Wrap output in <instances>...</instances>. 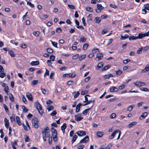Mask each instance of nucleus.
I'll return each mask as SVG.
<instances>
[{
    "mask_svg": "<svg viewBox=\"0 0 149 149\" xmlns=\"http://www.w3.org/2000/svg\"><path fill=\"white\" fill-rule=\"evenodd\" d=\"M49 128L48 127H46L44 131H42L43 139L44 141H46V138L49 136Z\"/></svg>",
    "mask_w": 149,
    "mask_h": 149,
    "instance_id": "1",
    "label": "nucleus"
},
{
    "mask_svg": "<svg viewBox=\"0 0 149 149\" xmlns=\"http://www.w3.org/2000/svg\"><path fill=\"white\" fill-rule=\"evenodd\" d=\"M118 132H119V134L117 139V140L118 139L120 138L121 134V132L118 130H115L112 133L111 135L109 136V139H112L114 137L116 133H118Z\"/></svg>",
    "mask_w": 149,
    "mask_h": 149,
    "instance_id": "2",
    "label": "nucleus"
},
{
    "mask_svg": "<svg viewBox=\"0 0 149 149\" xmlns=\"http://www.w3.org/2000/svg\"><path fill=\"white\" fill-rule=\"evenodd\" d=\"M35 106L36 108L40 114L42 115L43 113V111L42 109V107L40 103L38 102H36L35 103Z\"/></svg>",
    "mask_w": 149,
    "mask_h": 149,
    "instance_id": "3",
    "label": "nucleus"
},
{
    "mask_svg": "<svg viewBox=\"0 0 149 149\" xmlns=\"http://www.w3.org/2000/svg\"><path fill=\"white\" fill-rule=\"evenodd\" d=\"M32 123L33 125L36 128H38L39 127L38 124V119L36 118H34L32 120Z\"/></svg>",
    "mask_w": 149,
    "mask_h": 149,
    "instance_id": "4",
    "label": "nucleus"
},
{
    "mask_svg": "<svg viewBox=\"0 0 149 149\" xmlns=\"http://www.w3.org/2000/svg\"><path fill=\"white\" fill-rule=\"evenodd\" d=\"M136 86L139 87L142 86H145L146 85L145 83L138 81L134 82V84Z\"/></svg>",
    "mask_w": 149,
    "mask_h": 149,
    "instance_id": "5",
    "label": "nucleus"
},
{
    "mask_svg": "<svg viewBox=\"0 0 149 149\" xmlns=\"http://www.w3.org/2000/svg\"><path fill=\"white\" fill-rule=\"evenodd\" d=\"M104 7L100 4H97V8L96 10L97 13H99L100 12L101 10L103 9Z\"/></svg>",
    "mask_w": 149,
    "mask_h": 149,
    "instance_id": "6",
    "label": "nucleus"
},
{
    "mask_svg": "<svg viewBox=\"0 0 149 149\" xmlns=\"http://www.w3.org/2000/svg\"><path fill=\"white\" fill-rule=\"evenodd\" d=\"M89 137L88 136H86L82 140L80 141L79 143H86L88 141Z\"/></svg>",
    "mask_w": 149,
    "mask_h": 149,
    "instance_id": "7",
    "label": "nucleus"
},
{
    "mask_svg": "<svg viewBox=\"0 0 149 149\" xmlns=\"http://www.w3.org/2000/svg\"><path fill=\"white\" fill-rule=\"evenodd\" d=\"M103 57V55L102 54L99 53L97 55V57L95 58L96 61H98L99 60H101Z\"/></svg>",
    "mask_w": 149,
    "mask_h": 149,
    "instance_id": "8",
    "label": "nucleus"
},
{
    "mask_svg": "<svg viewBox=\"0 0 149 149\" xmlns=\"http://www.w3.org/2000/svg\"><path fill=\"white\" fill-rule=\"evenodd\" d=\"M51 131L52 133L53 137L57 136V133L54 127H52L51 128Z\"/></svg>",
    "mask_w": 149,
    "mask_h": 149,
    "instance_id": "9",
    "label": "nucleus"
},
{
    "mask_svg": "<svg viewBox=\"0 0 149 149\" xmlns=\"http://www.w3.org/2000/svg\"><path fill=\"white\" fill-rule=\"evenodd\" d=\"M75 120L77 121H79L83 118L81 117V115L80 114L75 115Z\"/></svg>",
    "mask_w": 149,
    "mask_h": 149,
    "instance_id": "10",
    "label": "nucleus"
},
{
    "mask_svg": "<svg viewBox=\"0 0 149 149\" xmlns=\"http://www.w3.org/2000/svg\"><path fill=\"white\" fill-rule=\"evenodd\" d=\"M147 34H146V33H139L138 36H137L138 39H141L143 38L144 37L146 36H147Z\"/></svg>",
    "mask_w": 149,
    "mask_h": 149,
    "instance_id": "11",
    "label": "nucleus"
},
{
    "mask_svg": "<svg viewBox=\"0 0 149 149\" xmlns=\"http://www.w3.org/2000/svg\"><path fill=\"white\" fill-rule=\"evenodd\" d=\"M118 89L115 86H112L110 89V91L111 92H115L118 91Z\"/></svg>",
    "mask_w": 149,
    "mask_h": 149,
    "instance_id": "12",
    "label": "nucleus"
},
{
    "mask_svg": "<svg viewBox=\"0 0 149 149\" xmlns=\"http://www.w3.org/2000/svg\"><path fill=\"white\" fill-rule=\"evenodd\" d=\"M149 71V64L147 65L145 68L141 71L142 73H145Z\"/></svg>",
    "mask_w": 149,
    "mask_h": 149,
    "instance_id": "13",
    "label": "nucleus"
},
{
    "mask_svg": "<svg viewBox=\"0 0 149 149\" xmlns=\"http://www.w3.org/2000/svg\"><path fill=\"white\" fill-rule=\"evenodd\" d=\"M77 134L78 136H80L85 135L86 134V132L83 131H78L77 133Z\"/></svg>",
    "mask_w": 149,
    "mask_h": 149,
    "instance_id": "14",
    "label": "nucleus"
},
{
    "mask_svg": "<svg viewBox=\"0 0 149 149\" xmlns=\"http://www.w3.org/2000/svg\"><path fill=\"white\" fill-rule=\"evenodd\" d=\"M26 96L29 100H30L31 101H33V98L32 96L30 93H27L26 94Z\"/></svg>",
    "mask_w": 149,
    "mask_h": 149,
    "instance_id": "15",
    "label": "nucleus"
},
{
    "mask_svg": "<svg viewBox=\"0 0 149 149\" xmlns=\"http://www.w3.org/2000/svg\"><path fill=\"white\" fill-rule=\"evenodd\" d=\"M148 115V113L146 112L142 113L141 115L139 117V119L142 120L144 118Z\"/></svg>",
    "mask_w": 149,
    "mask_h": 149,
    "instance_id": "16",
    "label": "nucleus"
},
{
    "mask_svg": "<svg viewBox=\"0 0 149 149\" xmlns=\"http://www.w3.org/2000/svg\"><path fill=\"white\" fill-rule=\"evenodd\" d=\"M103 63L102 62H100L99 63L97 67H96V70H99L101 69L103 67Z\"/></svg>",
    "mask_w": 149,
    "mask_h": 149,
    "instance_id": "17",
    "label": "nucleus"
},
{
    "mask_svg": "<svg viewBox=\"0 0 149 149\" xmlns=\"http://www.w3.org/2000/svg\"><path fill=\"white\" fill-rule=\"evenodd\" d=\"M4 121L6 127L7 128H8L9 125V123L8 120L7 119V118H6L4 119Z\"/></svg>",
    "mask_w": 149,
    "mask_h": 149,
    "instance_id": "18",
    "label": "nucleus"
},
{
    "mask_svg": "<svg viewBox=\"0 0 149 149\" xmlns=\"http://www.w3.org/2000/svg\"><path fill=\"white\" fill-rule=\"evenodd\" d=\"M39 64V61H32L30 63L31 65L34 66L38 65Z\"/></svg>",
    "mask_w": 149,
    "mask_h": 149,
    "instance_id": "19",
    "label": "nucleus"
},
{
    "mask_svg": "<svg viewBox=\"0 0 149 149\" xmlns=\"http://www.w3.org/2000/svg\"><path fill=\"white\" fill-rule=\"evenodd\" d=\"M11 144L13 149H17L15 146L17 145V143L16 141L12 142Z\"/></svg>",
    "mask_w": 149,
    "mask_h": 149,
    "instance_id": "20",
    "label": "nucleus"
},
{
    "mask_svg": "<svg viewBox=\"0 0 149 149\" xmlns=\"http://www.w3.org/2000/svg\"><path fill=\"white\" fill-rule=\"evenodd\" d=\"M137 123L136 122L134 121L132 122H131L129 125H128V127L129 128H130V127H132L133 126L136 125Z\"/></svg>",
    "mask_w": 149,
    "mask_h": 149,
    "instance_id": "21",
    "label": "nucleus"
},
{
    "mask_svg": "<svg viewBox=\"0 0 149 149\" xmlns=\"http://www.w3.org/2000/svg\"><path fill=\"white\" fill-rule=\"evenodd\" d=\"M101 20V19L100 17H96L94 19L95 22L97 23H99Z\"/></svg>",
    "mask_w": 149,
    "mask_h": 149,
    "instance_id": "22",
    "label": "nucleus"
},
{
    "mask_svg": "<svg viewBox=\"0 0 149 149\" xmlns=\"http://www.w3.org/2000/svg\"><path fill=\"white\" fill-rule=\"evenodd\" d=\"M66 127V123H64L63 125L61 127V129L63 132L64 133L65 131V129Z\"/></svg>",
    "mask_w": 149,
    "mask_h": 149,
    "instance_id": "23",
    "label": "nucleus"
},
{
    "mask_svg": "<svg viewBox=\"0 0 149 149\" xmlns=\"http://www.w3.org/2000/svg\"><path fill=\"white\" fill-rule=\"evenodd\" d=\"M16 120L17 123L19 125H21V123L20 120V119L19 117L16 116Z\"/></svg>",
    "mask_w": 149,
    "mask_h": 149,
    "instance_id": "24",
    "label": "nucleus"
},
{
    "mask_svg": "<svg viewBox=\"0 0 149 149\" xmlns=\"http://www.w3.org/2000/svg\"><path fill=\"white\" fill-rule=\"evenodd\" d=\"M129 36L127 34H125V35L124 36L121 35V38H120V39L121 40H125L126 39L128 38H129Z\"/></svg>",
    "mask_w": 149,
    "mask_h": 149,
    "instance_id": "25",
    "label": "nucleus"
},
{
    "mask_svg": "<svg viewBox=\"0 0 149 149\" xmlns=\"http://www.w3.org/2000/svg\"><path fill=\"white\" fill-rule=\"evenodd\" d=\"M81 105V104L79 103L77 106L76 107V112H78L79 111L80 107Z\"/></svg>",
    "mask_w": 149,
    "mask_h": 149,
    "instance_id": "26",
    "label": "nucleus"
},
{
    "mask_svg": "<svg viewBox=\"0 0 149 149\" xmlns=\"http://www.w3.org/2000/svg\"><path fill=\"white\" fill-rule=\"evenodd\" d=\"M9 98L10 100L12 102H15V100L14 99V97L13 95L10 94L9 95Z\"/></svg>",
    "mask_w": 149,
    "mask_h": 149,
    "instance_id": "27",
    "label": "nucleus"
},
{
    "mask_svg": "<svg viewBox=\"0 0 149 149\" xmlns=\"http://www.w3.org/2000/svg\"><path fill=\"white\" fill-rule=\"evenodd\" d=\"M77 138V136L76 135H74L72 140V143H73L76 140V139Z\"/></svg>",
    "mask_w": 149,
    "mask_h": 149,
    "instance_id": "28",
    "label": "nucleus"
},
{
    "mask_svg": "<svg viewBox=\"0 0 149 149\" xmlns=\"http://www.w3.org/2000/svg\"><path fill=\"white\" fill-rule=\"evenodd\" d=\"M138 39L137 36H130L129 38V40H136Z\"/></svg>",
    "mask_w": 149,
    "mask_h": 149,
    "instance_id": "29",
    "label": "nucleus"
},
{
    "mask_svg": "<svg viewBox=\"0 0 149 149\" xmlns=\"http://www.w3.org/2000/svg\"><path fill=\"white\" fill-rule=\"evenodd\" d=\"M86 10L88 11H89L90 12H92L93 11V9L91 7L87 6L86 8Z\"/></svg>",
    "mask_w": 149,
    "mask_h": 149,
    "instance_id": "30",
    "label": "nucleus"
},
{
    "mask_svg": "<svg viewBox=\"0 0 149 149\" xmlns=\"http://www.w3.org/2000/svg\"><path fill=\"white\" fill-rule=\"evenodd\" d=\"M111 67V65H106L102 69V71H104V70H107L109 68H110Z\"/></svg>",
    "mask_w": 149,
    "mask_h": 149,
    "instance_id": "31",
    "label": "nucleus"
},
{
    "mask_svg": "<svg viewBox=\"0 0 149 149\" xmlns=\"http://www.w3.org/2000/svg\"><path fill=\"white\" fill-rule=\"evenodd\" d=\"M104 133L102 132H98L97 133V135L98 136L100 137H101L103 135Z\"/></svg>",
    "mask_w": 149,
    "mask_h": 149,
    "instance_id": "32",
    "label": "nucleus"
},
{
    "mask_svg": "<svg viewBox=\"0 0 149 149\" xmlns=\"http://www.w3.org/2000/svg\"><path fill=\"white\" fill-rule=\"evenodd\" d=\"M86 41V39L84 37H82L81 38L79 39V41L80 42H84Z\"/></svg>",
    "mask_w": 149,
    "mask_h": 149,
    "instance_id": "33",
    "label": "nucleus"
},
{
    "mask_svg": "<svg viewBox=\"0 0 149 149\" xmlns=\"http://www.w3.org/2000/svg\"><path fill=\"white\" fill-rule=\"evenodd\" d=\"M134 107V105H131L129 106V107H128L127 108V111H131L133 108V107Z\"/></svg>",
    "mask_w": 149,
    "mask_h": 149,
    "instance_id": "34",
    "label": "nucleus"
},
{
    "mask_svg": "<svg viewBox=\"0 0 149 149\" xmlns=\"http://www.w3.org/2000/svg\"><path fill=\"white\" fill-rule=\"evenodd\" d=\"M6 76L5 73L4 72H0V77L1 78H3Z\"/></svg>",
    "mask_w": 149,
    "mask_h": 149,
    "instance_id": "35",
    "label": "nucleus"
},
{
    "mask_svg": "<svg viewBox=\"0 0 149 149\" xmlns=\"http://www.w3.org/2000/svg\"><path fill=\"white\" fill-rule=\"evenodd\" d=\"M79 94V93L78 92H74V98H77Z\"/></svg>",
    "mask_w": 149,
    "mask_h": 149,
    "instance_id": "36",
    "label": "nucleus"
},
{
    "mask_svg": "<svg viewBox=\"0 0 149 149\" xmlns=\"http://www.w3.org/2000/svg\"><path fill=\"white\" fill-rule=\"evenodd\" d=\"M8 52L9 54L11 56L14 57L15 56V54L13 52V51L9 50Z\"/></svg>",
    "mask_w": 149,
    "mask_h": 149,
    "instance_id": "37",
    "label": "nucleus"
},
{
    "mask_svg": "<svg viewBox=\"0 0 149 149\" xmlns=\"http://www.w3.org/2000/svg\"><path fill=\"white\" fill-rule=\"evenodd\" d=\"M116 114L115 113H112L110 115V118L111 119L114 118L116 117Z\"/></svg>",
    "mask_w": 149,
    "mask_h": 149,
    "instance_id": "38",
    "label": "nucleus"
},
{
    "mask_svg": "<svg viewBox=\"0 0 149 149\" xmlns=\"http://www.w3.org/2000/svg\"><path fill=\"white\" fill-rule=\"evenodd\" d=\"M88 46V44H84L83 45V49L84 50H86L87 49Z\"/></svg>",
    "mask_w": 149,
    "mask_h": 149,
    "instance_id": "39",
    "label": "nucleus"
},
{
    "mask_svg": "<svg viewBox=\"0 0 149 149\" xmlns=\"http://www.w3.org/2000/svg\"><path fill=\"white\" fill-rule=\"evenodd\" d=\"M22 109H23V111L25 112H27L29 111L28 109L26 108L25 106H22Z\"/></svg>",
    "mask_w": 149,
    "mask_h": 149,
    "instance_id": "40",
    "label": "nucleus"
},
{
    "mask_svg": "<svg viewBox=\"0 0 149 149\" xmlns=\"http://www.w3.org/2000/svg\"><path fill=\"white\" fill-rule=\"evenodd\" d=\"M91 108H88V109H86L85 110L82 112V113L83 114H84V115H86V114L88 111L90 110V109Z\"/></svg>",
    "mask_w": 149,
    "mask_h": 149,
    "instance_id": "41",
    "label": "nucleus"
},
{
    "mask_svg": "<svg viewBox=\"0 0 149 149\" xmlns=\"http://www.w3.org/2000/svg\"><path fill=\"white\" fill-rule=\"evenodd\" d=\"M38 82V80H34L32 81L31 84L32 85H36L37 84Z\"/></svg>",
    "mask_w": 149,
    "mask_h": 149,
    "instance_id": "42",
    "label": "nucleus"
},
{
    "mask_svg": "<svg viewBox=\"0 0 149 149\" xmlns=\"http://www.w3.org/2000/svg\"><path fill=\"white\" fill-rule=\"evenodd\" d=\"M33 34L36 36H38L40 34V32L38 31H34L33 32Z\"/></svg>",
    "mask_w": 149,
    "mask_h": 149,
    "instance_id": "43",
    "label": "nucleus"
},
{
    "mask_svg": "<svg viewBox=\"0 0 149 149\" xmlns=\"http://www.w3.org/2000/svg\"><path fill=\"white\" fill-rule=\"evenodd\" d=\"M3 107L6 113L8 112V109L7 106L5 104L3 105Z\"/></svg>",
    "mask_w": 149,
    "mask_h": 149,
    "instance_id": "44",
    "label": "nucleus"
},
{
    "mask_svg": "<svg viewBox=\"0 0 149 149\" xmlns=\"http://www.w3.org/2000/svg\"><path fill=\"white\" fill-rule=\"evenodd\" d=\"M8 90L9 87L8 86H6L5 87H4V90L6 93H7V94H8Z\"/></svg>",
    "mask_w": 149,
    "mask_h": 149,
    "instance_id": "45",
    "label": "nucleus"
},
{
    "mask_svg": "<svg viewBox=\"0 0 149 149\" xmlns=\"http://www.w3.org/2000/svg\"><path fill=\"white\" fill-rule=\"evenodd\" d=\"M141 91H145V92L149 91V89H148L147 88H142L141 89Z\"/></svg>",
    "mask_w": 149,
    "mask_h": 149,
    "instance_id": "46",
    "label": "nucleus"
},
{
    "mask_svg": "<svg viewBox=\"0 0 149 149\" xmlns=\"http://www.w3.org/2000/svg\"><path fill=\"white\" fill-rule=\"evenodd\" d=\"M47 52L49 53H51L53 52V49H52L48 48L47 49Z\"/></svg>",
    "mask_w": 149,
    "mask_h": 149,
    "instance_id": "47",
    "label": "nucleus"
},
{
    "mask_svg": "<svg viewBox=\"0 0 149 149\" xmlns=\"http://www.w3.org/2000/svg\"><path fill=\"white\" fill-rule=\"evenodd\" d=\"M145 8L149 11V4H146L144 5Z\"/></svg>",
    "mask_w": 149,
    "mask_h": 149,
    "instance_id": "48",
    "label": "nucleus"
},
{
    "mask_svg": "<svg viewBox=\"0 0 149 149\" xmlns=\"http://www.w3.org/2000/svg\"><path fill=\"white\" fill-rule=\"evenodd\" d=\"M86 102H87L86 103L84 104L83 105V106H86V105H88V104H90V103H91L92 102H94V100L93 101L92 100H89L88 101H87Z\"/></svg>",
    "mask_w": 149,
    "mask_h": 149,
    "instance_id": "49",
    "label": "nucleus"
},
{
    "mask_svg": "<svg viewBox=\"0 0 149 149\" xmlns=\"http://www.w3.org/2000/svg\"><path fill=\"white\" fill-rule=\"evenodd\" d=\"M122 71L120 70H118L116 71V73L118 75H120L122 74Z\"/></svg>",
    "mask_w": 149,
    "mask_h": 149,
    "instance_id": "50",
    "label": "nucleus"
},
{
    "mask_svg": "<svg viewBox=\"0 0 149 149\" xmlns=\"http://www.w3.org/2000/svg\"><path fill=\"white\" fill-rule=\"evenodd\" d=\"M84 147L83 145H78L77 146V149H83Z\"/></svg>",
    "mask_w": 149,
    "mask_h": 149,
    "instance_id": "51",
    "label": "nucleus"
},
{
    "mask_svg": "<svg viewBox=\"0 0 149 149\" xmlns=\"http://www.w3.org/2000/svg\"><path fill=\"white\" fill-rule=\"evenodd\" d=\"M52 43V45L54 46L55 47H57V43L56 42H53L52 40H51Z\"/></svg>",
    "mask_w": 149,
    "mask_h": 149,
    "instance_id": "52",
    "label": "nucleus"
},
{
    "mask_svg": "<svg viewBox=\"0 0 149 149\" xmlns=\"http://www.w3.org/2000/svg\"><path fill=\"white\" fill-rule=\"evenodd\" d=\"M27 4L32 8L34 7V5L30 2L27 1Z\"/></svg>",
    "mask_w": 149,
    "mask_h": 149,
    "instance_id": "53",
    "label": "nucleus"
},
{
    "mask_svg": "<svg viewBox=\"0 0 149 149\" xmlns=\"http://www.w3.org/2000/svg\"><path fill=\"white\" fill-rule=\"evenodd\" d=\"M130 61V59H127L124 60L123 62L124 64H126Z\"/></svg>",
    "mask_w": 149,
    "mask_h": 149,
    "instance_id": "54",
    "label": "nucleus"
},
{
    "mask_svg": "<svg viewBox=\"0 0 149 149\" xmlns=\"http://www.w3.org/2000/svg\"><path fill=\"white\" fill-rule=\"evenodd\" d=\"M78 57L79 55L78 54L74 55L72 56V58L73 59H76L78 58Z\"/></svg>",
    "mask_w": 149,
    "mask_h": 149,
    "instance_id": "55",
    "label": "nucleus"
},
{
    "mask_svg": "<svg viewBox=\"0 0 149 149\" xmlns=\"http://www.w3.org/2000/svg\"><path fill=\"white\" fill-rule=\"evenodd\" d=\"M54 109V107L52 106H49L47 108V109L49 111H50L53 110Z\"/></svg>",
    "mask_w": 149,
    "mask_h": 149,
    "instance_id": "56",
    "label": "nucleus"
},
{
    "mask_svg": "<svg viewBox=\"0 0 149 149\" xmlns=\"http://www.w3.org/2000/svg\"><path fill=\"white\" fill-rule=\"evenodd\" d=\"M88 91L87 90H85L84 91H82L81 93V95H84L87 93Z\"/></svg>",
    "mask_w": 149,
    "mask_h": 149,
    "instance_id": "57",
    "label": "nucleus"
},
{
    "mask_svg": "<svg viewBox=\"0 0 149 149\" xmlns=\"http://www.w3.org/2000/svg\"><path fill=\"white\" fill-rule=\"evenodd\" d=\"M50 59L51 61H54V60L55 56L53 55H51L50 57Z\"/></svg>",
    "mask_w": 149,
    "mask_h": 149,
    "instance_id": "58",
    "label": "nucleus"
},
{
    "mask_svg": "<svg viewBox=\"0 0 149 149\" xmlns=\"http://www.w3.org/2000/svg\"><path fill=\"white\" fill-rule=\"evenodd\" d=\"M86 55H83L79 58V60L80 61H81L83 59H84L86 57Z\"/></svg>",
    "mask_w": 149,
    "mask_h": 149,
    "instance_id": "59",
    "label": "nucleus"
},
{
    "mask_svg": "<svg viewBox=\"0 0 149 149\" xmlns=\"http://www.w3.org/2000/svg\"><path fill=\"white\" fill-rule=\"evenodd\" d=\"M68 6L71 9H73L75 8V7L73 5L69 4L68 5Z\"/></svg>",
    "mask_w": 149,
    "mask_h": 149,
    "instance_id": "60",
    "label": "nucleus"
},
{
    "mask_svg": "<svg viewBox=\"0 0 149 149\" xmlns=\"http://www.w3.org/2000/svg\"><path fill=\"white\" fill-rule=\"evenodd\" d=\"M41 90L42 91V93L44 94H45L46 93V90L44 88H41Z\"/></svg>",
    "mask_w": 149,
    "mask_h": 149,
    "instance_id": "61",
    "label": "nucleus"
},
{
    "mask_svg": "<svg viewBox=\"0 0 149 149\" xmlns=\"http://www.w3.org/2000/svg\"><path fill=\"white\" fill-rule=\"evenodd\" d=\"M61 31V29L60 28H58L56 29V32L57 33H60Z\"/></svg>",
    "mask_w": 149,
    "mask_h": 149,
    "instance_id": "62",
    "label": "nucleus"
},
{
    "mask_svg": "<svg viewBox=\"0 0 149 149\" xmlns=\"http://www.w3.org/2000/svg\"><path fill=\"white\" fill-rule=\"evenodd\" d=\"M107 30L106 29H104L102 31L101 34L102 35H103L106 33L107 32Z\"/></svg>",
    "mask_w": 149,
    "mask_h": 149,
    "instance_id": "63",
    "label": "nucleus"
},
{
    "mask_svg": "<svg viewBox=\"0 0 149 149\" xmlns=\"http://www.w3.org/2000/svg\"><path fill=\"white\" fill-rule=\"evenodd\" d=\"M112 146V144L111 143L109 144L107 146V147H105L106 149H109Z\"/></svg>",
    "mask_w": 149,
    "mask_h": 149,
    "instance_id": "64",
    "label": "nucleus"
}]
</instances>
